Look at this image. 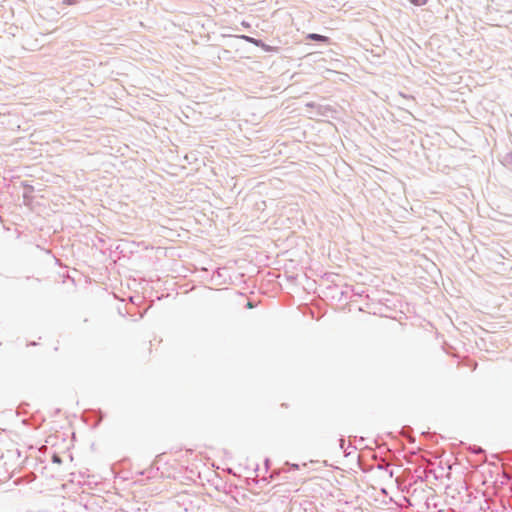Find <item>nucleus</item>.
<instances>
[{"label": "nucleus", "mask_w": 512, "mask_h": 512, "mask_svg": "<svg viewBox=\"0 0 512 512\" xmlns=\"http://www.w3.org/2000/svg\"><path fill=\"white\" fill-rule=\"evenodd\" d=\"M410 2L416 6H423L427 3V0H410Z\"/></svg>", "instance_id": "nucleus-3"}, {"label": "nucleus", "mask_w": 512, "mask_h": 512, "mask_svg": "<svg viewBox=\"0 0 512 512\" xmlns=\"http://www.w3.org/2000/svg\"><path fill=\"white\" fill-rule=\"evenodd\" d=\"M246 41L262 48L264 51L266 52H276L277 51V48L276 47H273V46H270V45H267L265 44L264 42H262L261 40H258V39H255V38H252V37H248V36H244L243 37Z\"/></svg>", "instance_id": "nucleus-1"}, {"label": "nucleus", "mask_w": 512, "mask_h": 512, "mask_svg": "<svg viewBox=\"0 0 512 512\" xmlns=\"http://www.w3.org/2000/svg\"><path fill=\"white\" fill-rule=\"evenodd\" d=\"M307 39H310V40H313V41H319V42H323V43H328L329 42V38L327 36H323V35L316 34V33L308 34L307 35Z\"/></svg>", "instance_id": "nucleus-2"}]
</instances>
